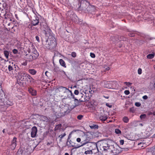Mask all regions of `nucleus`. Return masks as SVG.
<instances>
[{
    "instance_id": "18",
    "label": "nucleus",
    "mask_w": 155,
    "mask_h": 155,
    "mask_svg": "<svg viewBox=\"0 0 155 155\" xmlns=\"http://www.w3.org/2000/svg\"><path fill=\"white\" fill-rule=\"evenodd\" d=\"M108 144L107 143V142L106 141H103L100 143L99 147L100 149H103V147H104L106 146H108Z\"/></svg>"
},
{
    "instance_id": "64",
    "label": "nucleus",
    "mask_w": 155,
    "mask_h": 155,
    "mask_svg": "<svg viewBox=\"0 0 155 155\" xmlns=\"http://www.w3.org/2000/svg\"><path fill=\"white\" fill-rule=\"evenodd\" d=\"M64 155H69V154L68 153H65Z\"/></svg>"
},
{
    "instance_id": "55",
    "label": "nucleus",
    "mask_w": 155,
    "mask_h": 155,
    "mask_svg": "<svg viewBox=\"0 0 155 155\" xmlns=\"http://www.w3.org/2000/svg\"><path fill=\"white\" fill-rule=\"evenodd\" d=\"M143 98L144 99H147L148 98V97L147 95H145L143 96Z\"/></svg>"
},
{
    "instance_id": "6",
    "label": "nucleus",
    "mask_w": 155,
    "mask_h": 155,
    "mask_svg": "<svg viewBox=\"0 0 155 155\" xmlns=\"http://www.w3.org/2000/svg\"><path fill=\"white\" fill-rule=\"evenodd\" d=\"M112 148H113V149L111 150V151L113 153L112 155H117L120 152L121 150L120 149V147L117 146H111L110 149Z\"/></svg>"
},
{
    "instance_id": "48",
    "label": "nucleus",
    "mask_w": 155,
    "mask_h": 155,
    "mask_svg": "<svg viewBox=\"0 0 155 155\" xmlns=\"http://www.w3.org/2000/svg\"><path fill=\"white\" fill-rule=\"evenodd\" d=\"M35 39L38 42H40V41L39 40V38L38 36H35Z\"/></svg>"
},
{
    "instance_id": "40",
    "label": "nucleus",
    "mask_w": 155,
    "mask_h": 155,
    "mask_svg": "<svg viewBox=\"0 0 155 155\" xmlns=\"http://www.w3.org/2000/svg\"><path fill=\"white\" fill-rule=\"evenodd\" d=\"M71 137V136L70 135V134H69V135L68 136V140H67V142H69L70 144H71V140H69V139H70Z\"/></svg>"
},
{
    "instance_id": "13",
    "label": "nucleus",
    "mask_w": 155,
    "mask_h": 155,
    "mask_svg": "<svg viewBox=\"0 0 155 155\" xmlns=\"http://www.w3.org/2000/svg\"><path fill=\"white\" fill-rule=\"evenodd\" d=\"M39 23V18L37 16L35 17V18L33 19L31 21V23L34 26L38 25Z\"/></svg>"
},
{
    "instance_id": "54",
    "label": "nucleus",
    "mask_w": 155,
    "mask_h": 155,
    "mask_svg": "<svg viewBox=\"0 0 155 155\" xmlns=\"http://www.w3.org/2000/svg\"><path fill=\"white\" fill-rule=\"evenodd\" d=\"M77 141L78 142H80L81 141V139L80 138H78L77 139Z\"/></svg>"
},
{
    "instance_id": "14",
    "label": "nucleus",
    "mask_w": 155,
    "mask_h": 155,
    "mask_svg": "<svg viewBox=\"0 0 155 155\" xmlns=\"http://www.w3.org/2000/svg\"><path fill=\"white\" fill-rule=\"evenodd\" d=\"M40 120L43 121H45L46 122H48L49 121V119L46 116L43 115L40 116Z\"/></svg>"
},
{
    "instance_id": "59",
    "label": "nucleus",
    "mask_w": 155,
    "mask_h": 155,
    "mask_svg": "<svg viewBox=\"0 0 155 155\" xmlns=\"http://www.w3.org/2000/svg\"><path fill=\"white\" fill-rule=\"evenodd\" d=\"M27 51L28 53H30L31 52V48H28V49L27 50Z\"/></svg>"
},
{
    "instance_id": "62",
    "label": "nucleus",
    "mask_w": 155,
    "mask_h": 155,
    "mask_svg": "<svg viewBox=\"0 0 155 155\" xmlns=\"http://www.w3.org/2000/svg\"><path fill=\"white\" fill-rule=\"evenodd\" d=\"M94 155H99V153H95L93 154Z\"/></svg>"
},
{
    "instance_id": "7",
    "label": "nucleus",
    "mask_w": 155,
    "mask_h": 155,
    "mask_svg": "<svg viewBox=\"0 0 155 155\" xmlns=\"http://www.w3.org/2000/svg\"><path fill=\"white\" fill-rule=\"evenodd\" d=\"M31 49H32V51H33L32 52L31 54L32 56L34 59L35 60L38 57L39 54L35 49V46L33 44L31 45Z\"/></svg>"
},
{
    "instance_id": "44",
    "label": "nucleus",
    "mask_w": 155,
    "mask_h": 155,
    "mask_svg": "<svg viewBox=\"0 0 155 155\" xmlns=\"http://www.w3.org/2000/svg\"><path fill=\"white\" fill-rule=\"evenodd\" d=\"M142 69L140 68H139L138 70V73L139 74H140L142 73Z\"/></svg>"
},
{
    "instance_id": "37",
    "label": "nucleus",
    "mask_w": 155,
    "mask_h": 155,
    "mask_svg": "<svg viewBox=\"0 0 155 155\" xmlns=\"http://www.w3.org/2000/svg\"><path fill=\"white\" fill-rule=\"evenodd\" d=\"M32 11L33 13L35 14L36 16H37V14H38V13L37 12L36 10L35 9L32 8Z\"/></svg>"
},
{
    "instance_id": "1",
    "label": "nucleus",
    "mask_w": 155,
    "mask_h": 155,
    "mask_svg": "<svg viewBox=\"0 0 155 155\" xmlns=\"http://www.w3.org/2000/svg\"><path fill=\"white\" fill-rule=\"evenodd\" d=\"M3 93H0V111L1 112L6 111L8 107L13 104L12 101L5 98Z\"/></svg>"
},
{
    "instance_id": "3",
    "label": "nucleus",
    "mask_w": 155,
    "mask_h": 155,
    "mask_svg": "<svg viewBox=\"0 0 155 155\" xmlns=\"http://www.w3.org/2000/svg\"><path fill=\"white\" fill-rule=\"evenodd\" d=\"M48 35V37H50L46 41L44 46L47 48L51 49L54 48L57 44V42L54 37L51 35Z\"/></svg>"
},
{
    "instance_id": "17",
    "label": "nucleus",
    "mask_w": 155,
    "mask_h": 155,
    "mask_svg": "<svg viewBox=\"0 0 155 155\" xmlns=\"http://www.w3.org/2000/svg\"><path fill=\"white\" fill-rule=\"evenodd\" d=\"M27 60L28 61H32L34 59L32 56L31 54H27L26 55V57Z\"/></svg>"
},
{
    "instance_id": "31",
    "label": "nucleus",
    "mask_w": 155,
    "mask_h": 155,
    "mask_svg": "<svg viewBox=\"0 0 155 155\" xmlns=\"http://www.w3.org/2000/svg\"><path fill=\"white\" fill-rule=\"evenodd\" d=\"M88 141H87V140H85L84 141H82L81 142V146H82L84 145L85 144L87 143H88Z\"/></svg>"
},
{
    "instance_id": "47",
    "label": "nucleus",
    "mask_w": 155,
    "mask_h": 155,
    "mask_svg": "<svg viewBox=\"0 0 155 155\" xmlns=\"http://www.w3.org/2000/svg\"><path fill=\"white\" fill-rule=\"evenodd\" d=\"M128 34L129 36H130V37L134 36V35H135L134 33H131V32H130V33H129Z\"/></svg>"
},
{
    "instance_id": "56",
    "label": "nucleus",
    "mask_w": 155,
    "mask_h": 155,
    "mask_svg": "<svg viewBox=\"0 0 155 155\" xmlns=\"http://www.w3.org/2000/svg\"><path fill=\"white\" fill-rule=\"evenodd\" d=\"M14 24L15 25V26L17 27L18 24L17 23V21H14Z\"/></svg>"
},
{
    "instance_id": "30",
    "label": "nucleus",
    "mask_w": 155,
    "mask_h": 155,
    "mask_svg": "<svg viewBox=\"0 0 155 155\" xmlns=\"http://www.w3.org/2000/svg\"><path fill=\"white\" fill-rule=\"evenodd\" d=\"M154 57V54H148L147 55V58L148 59H151L153 58Z\"/></svg>"
},
{
    "instance_id": "9",
    "label": "nucleus",
    "mask_w": 155,
    "mask_h": 155,
    "mask_svg": "<svg viewBox=\"0 0 155 155\" xmlns=\"http://www.w3.org/2000/svg\"><path fill=\"white\" fill-rule=\"evenodd\" d=\"M37 128L36 127L34 126L31 129V137L32 138L35 137L37 134Z\"/></svg>"
},
{
    "instance_id": "5",
    "label": "nucleus",
    "mask_w": 155,
    "mask_h": 155,
    "mask_svg": "<svg viewBox=\"0 0 155 155\" xmlns=\"http://www.w3.org/2000/svg\"><path fill=\"white\" fill-rule=\"evenodd\" d=\"M57 90L59 91V94L61 95L64 93H67L69 94V89L67 88L66 87L61 86L57 88Z\"/></svg>"
},
{
    "instance_id": "12",
    "label": "nucleus",
    "mask_w": 155,
    "mask_h": 155,
    "mask_svg": "<svg viewBox=\"0 0 155 155\" xmlns=\"http://www.w3.org/2000/svg\"><path fill=\"white\" fill-rule=\"evenodd\" d=\"M29 93L32 96H36L37 95V91L32 87H29L28 88Z\"/></svg>"
},
{
    "instance_id": "32",
    "label": "nucleus",
    "mask_w": 155,
    "mask_h": 155,
    "mask_svg": "<svg viewBox=\"0 0 155 155\" xmlns=\"http://www.w3.org/2000/svg\"><path fill=\"white\" fill-rule=\"evenodd\" d=\"M91 151H92V154H94L95 153H99L98 149H94V150H91Z\"/></svg>"
},
{
    "instance_id": "45",
    "label": "nucleus",
    "mask_w": 155,
    "mask_h": 155,
    "mask_svg": "<svg viewBox=\"0 0 155 155\" xmlns=\"http://www.w3.org/2000/svg\"><path fill=\"white\" fill-rule=\"evenodd\" d=\"M124 94L127 95H128L130 94V91L129 90H125L124 91Z\"/></svg>"
},
{
    "instance_id": "29",
    "label": "nucleus",
    "mask_w": 155,
    "mask_h": 155,
    "mask_svg": "<svg viewBox=\"0 0 155 155\" xmlns=\"http://www.w3.org/2000/svg\"><path fill=\"white\" fill-rule=\"evenodd\" d=\"M89 127L91 129H98V125L95 124H92L91 125H89Z\"/></svg>"
},
{
    "instance_id": "25",
    "label": "nucleus",
    "mask_w": 155,
    "mask_h": 155,
    "mask_svg": "<svg viewBox=\"0 0 155 155\" xmlns=\"http://www.w3.org/2000/svg\"><path fill=\"white\" fill-rule=\"evenodd\" d=\"M62 127L61 124H59L56 125L54 128V130L56 131L60 130Z\"/></svg>"
},
{
    "instance_id": "63",
    "label": "nucleus",
    "mask_w": 155,
    "mask_h": 155,
    "mask_svg": "<svg viewBox=\"0 0 155 155\" xmlns=\"http://www.w3.org/2000/svg\"><path fill=\"white\" fill-rule=\"evenodd\" d=\"M48 72L47 71H46L45 72V75H46V76H47V73H48Z\"/></svg>"
},
{
    "instance_id": "35",
    "label": "nucleus",
    "mask_w": 155,
    "mask_h": 155,
    "mask_svg": "<svg viewBox=\"0 0 155 155\" xmlns=\"http://www.w3.org/2000/svg\"><path fill=\"white\" fill-rule=\"evenodd\" d=\"M66 135V134L65 133H64L63 134H61L59 136V137L60 138V140H61V139L64 137V136H65Z\"/></svg>"
},
{
    "instance_id": "20",
    "label": "nucleus",
    "mask_w": 155,
    "mask_h": 155,
    "mask_svg": "<svg viewBox=\"0 0 155 155\" xmlns=\"http://www.w3.org/2000/svg\"><path fill=\"white\" fill-rule=\"evenodd\" d=\"M111 81H108L106 82L104 84V86L105 87L110 88V84L111 83Z\"/></svg>"
},
{
    "instance_id": "16",
    "label": "nucleus",
    "mask_w": 155,
    "mask_h": 155,
    "mask_svg": "<svg viewBox=\"0 0 155 155\" xmlns=\"http://www.w3.org/2000/svg\"><path fill=\"white\" fill-rule=\"evenodd\" d=\"M15 68V64H13V63H12L8 65V69L9 71H12L13 70V68Z\"/></svg>"
},
{
    "instance_id": "33",
    "label": "nucleus",
    "mask_w": 155,
    "mask_h": 155,
    "mask_svg": "<svg viewBox=\"0 0 155 155\" xmlns=\"http://www.w3.org/2000/svg\"><path fill=\"white\" fill-rule=\"evenodd\" d=\"M115 132L116 134H121V131L118 129H115Z\"/></svg>"
},
{
    "instance_id": "42",
    "label": "nucleus",
    "mask_w": 155,
    "mask_h": 155,
    "mask_svg": "<svg viewBox=\"0 0 155 155\" xmlns=\"http://www.w3.org/2000/svg\"><path fill=\"white\" fill-rule=\"evenodd\" d=\"M12 52L14 54H16L18 53V51L17 49H14L13 50Z\"/></svg>"
},
{
    "instance_id": "11",
    "label": "nucleus",
    "mask_w": 155,
    "mask_h": 155,
    "mask_svg": "<svg viewBox=\"0 0 155 155\" xmlns=\"http://www.w3.org/2000/svg\"><path fill=\"white\" fill-rule=\"evenodd\" d=\"M17 138L14 137L12 141L11 148L12 150H14L16 146Z\"/></svg>"
},
{
    "instance_id": "23",
    "label": "nucleus",
    "mask_w": 155,
    "mask_h": 155,
    "mask_svg": "<svg viewBox=\"0 0 155 155\" xmlns=\"http://www.w3.org/2000/svg\"><path fill=\"white\" fill-rule=\"evenodd\" d=\"M107 118V117L106 115H104L103 116H101L100 117V119L102 121H105Z\"/></svg>"
},
{
    "instance_id": "36",
    "label": "nucleus",
    "mask_w": 155,
    "mask_h": 155,
    "mask_svg": "<svg viewBox=\"0 0 155 155\" xmlns=\"http://www.w3.org/2000/svg\"><path fill=\"white\" fill-rule=\"evenodd\" d=\"M146 117V115L145 114H142L140 116V117L141 119H145Z\"/></svg>"
},
{
    "instance_id": "53",
    "label": "nucleus",
    "mask_w": 155,
    "mask_h": 155,
    "mask_svg": "<svg viewBox=\"0 0 155 155\" xmlns=\"http://www.w3.org/2000/svg\"><path fill=\"white\" fill-rule=\"evenodd\" d=\"M120 144L121 145H123L124 143V141L123 140H121L120 141Z\"/></svg>"
},
{
    "instance_id": "10",
    "label": "nucleus",
    "mask_w": 155,
    "mask_h": 155,
    "mask_svg": "<svg viewBox=\"0 0 155 155\" xmlns=\"http://www.w3.org/2000/svg\"><path fill=\"white\" fill-rule=\"evenodd\" d=\"M25 78V81H26L31 84L34 83L35 82V80L29 74Z\"/></svg>"
},
{
    "instance_id": "15",
    "label": "nucleus",
    "mask_w": 155,
    "mask_h": 155,
    "mask_svg": "<svg viewBox=\"0 0 155 155\" xmlns=\"http://www.w3.org/2000/svg\"><path fill=\"white\" fill-rule=\"evenodd\" d=\"M90 147L91 149H92L91 150L98 149L97 143L94 142L91 143L90 145Z\"/></svg>"
},
{
    "instance_id": "43",
    "label": "nucleus",
    "mask_w": 155,
    "mask_h": 155,
    "mask_svg": "<svg viewBox=\"0 0 155 155\" xmlns=\"http://www.w3.org/2000/svg\"><path fill=\"white\" fill-rule=\"evenodd\" d=\"M90 55L92 58H94L95 57V54L93 53H91L90 54Z\"/></svg>"
},
{
    "instance_id": "61",
    "label": "nucleus",
    "mask_w": 155,
    "mask_h": 155,
    "mask_svg": "<svg viewBox=\"0 0 155 155\" xmlns=\"http://www.w3.org/2000/svg\"><path fill=\"white\" fill-rule=\"evenodd\" d=\"M15 17L16 19H17L18 20V17L17 15V14L15 15Z\"/></svg>"
},
{
    "instance_id": "49",
    "label": "nucleus",
    "mask_w": 155,
    "mask_h": 155,
    "mask_svg": "<svg viewBox=\"0 0 155 155\" xmlns=\"http://www.w3.org/2000/svg\"><path fill=\"white\" fill-rule=\"evenodd\" d=\"M135 105L136 106L138 107H140V106L141 104L139 102H136L135 103Z\"/></svg>"
},
{
    "instance_id": "19",
    "label": "nucleus",
    "mask_w": 155,
    "mask_h": 155,
    "mask_svg": "<svg viewBox=\"0 0 155 155\" xmlns=\"http://www.w3.org/2000/svg\"><path fill=\"white\" fill-rule=\"evenodd\" d=\"M12 16V14L9 12H6L5 13L4 15V16L5 18H11Z\"/></svg>"
},
{
    "instance_id": "4",
    "label": "nucleus",
    "mask_w": 155,
    "mask_h": 155,
    "mask_svg": "<svg viewBox=\"0 0 155 155\" xmlns=\"http://www.w3.org/2000/svg\"><path fill=\"white\" fill-rule=\"evenodd\" d=\"M40 26L41 28H43L44 30V33L45 34L46 37H48L51 34V30L49 27L47 25L45 21L44 20L42 22H40Z\"/></svg>"
},
{
    "instance_id": "58",
    "label": "nucleus",
    "mask_w": 155,
    "mask_h": 155,
    "mask_svg": "<svg viewBox=\"0 0 155 155\" xmlns=\"http://www.w3.org/2000/svg\"><path fill=\"white\" fill-rule=\"evenodd\" d=\"M22 64V65L24 66H26L27 65V63L26 62H23Z\"/></svg>"
},
{
    "instance_id": "24",
    "label": "nucleus",
    "mask_w": 155,
    "mask_h": 155,
    "mask_svg": "<svg viewBox=\"0 0 155 155\" xmlns=\"http://www.w3.org/2000/svg\"><path fill=\"white\" fill-rule=\"evenodd\" d=\"M110 147V146L109 145H108V146H106L104 147H103L102 149H100V150H101L102 151H106L108 149H109V147Z\"/></svg>"
},
{
    "instance_id": "38",
    "label": "nucleus",
    "mask_w": 155,
    "mask_h": 155,
    "mask_svg": "<svg viewBox=\"0 0 155 155\" xmlns=\"http://www.w3.org/2000/svg\"><path fill=\"white\" fill-rule=\"evenodd\" d=\"M83 117V116L82 115H79L77 116V119L79 120H81Z\"/></svg>"
},
{
    "instance_id": "27",
    "label": "nucleus",
    "mask_w": 155,
    "mask_h": 155,
    "mask_svg": "<svg viewBox=\"0 0 155 155\" xmlns=\"http://www.w3.org/2000/svg\"><path fill=\"white\" fill-rule=\"evenodd\" d=\"M28 75V74L26 73L25 72H24L20 73V74H19L20 76H21V78H22V77H25V78H26L27 76V75Z\"/></svg>"
},
{
    "instance_id": "41",
    "label": "nucleus",
    "mask_w": 155,
    "mask_h": 155,
    "mask_svg": "<svg viewBox=\"0 0 155 155\" xmlns=\"http://www.w3.org/2000/svg\"><path fill=\"white\" fill-rule=\"evenodd\" d=\"M130 112H132V113H134V111H135V110L134 109V108L133 107L130 108Z\"/></svg>"
},
{
    "instance_id": "51",
    "label": "nucleus",
    "mask_w": 155,
    "mask_h": 155,
    "mask_svg": "<svg viewBox=\"0 0 155 155\" xmlns=\"http://www.w3.org/2000/svg\"><path fill=\"white\" fill-rule=\"evenodd\" d=\"M106 105L107 107H108L110 108H111L112 107V105L108 103H107Z\"/></svg>"
},
{
    "instance_id": "2",
    "label": "nucleus",
    "mask_w": 155,
    "mask_h": 155,
    "mask_svg": "<svg viewBox=\"0 0 155 155\" xmlns=\"http://www.w3.org/2000/svg\"><path fill=\"white\" fill-rule=\"evenodd\" d=\"M79 95H81V98L79 100L77 99H74V100L71 101V102L68 105V109L66 111H64V112L66 114L69 112L72 109L76 107L80 104V102H86L88 101L87 99L85 98V96L82 94L81 92H80Z\"/></svg>"
},
{
    "instance_id": "60",
    "label": "nucleus",
    "mask_w": 155,
    "mask_h": 155,
    "mask_svg": "<svg viewBox=\"0 0 155 155\" xmlns=\"http://www.w3.org/2000/svg\"><path fill=\"white\" fill-rule=\"evenodd\" d=\"M115 38V37L113 36V37H111L110 39L111 40H113V41H114L113 40V39H114Z\"/></svg>"
},
{
    "instance_id": "57",
    "label": "nucleus",
    "mask_w": 155,
    "mask_h": 155,
    "mask_svg": "<svg viewBox=\"0 0 155 155\" xmlns=\"http://www.w3.org/2000/svg\"><path fill=\"white\" fill-rule=\"evenodd\" d=\"M153 39H155V38H153V37H150V38H148V39L149 40H153Z\"/></svg>"
},
{
    "instance_id": "50",
    "label": "nucleus",
    "mask_w": 155,
    "mask_h": 155,
    "mask_svg": "<svg viewBox=\"0 0 155 155\" xmlns=\"http://www.w3.org/2000/svg\"><path fill=\"white\" fill-rule=\"evenodd\" d=\"M120 38H121L120 40H123V41H126V39H127L126 38L124 37L123 36L121 37H120Z\"/></svg>"
},
{
    "instance_id": "34",
    "label": "nucleus",
    "mask_w": 155,
    "mask_h": 155,
    "mask_svg": "<svg viewBox=\"0 0 155 155\" xmlns=\"http://www.w3.org/2000/svg\"><path fill=\"white\" fill-rule=\"evenodd\" d=\"M92 151L91 150H87L85 151L84 153L86 154H91L92 153Z\"/></svg>"
},
{
    "instance_id": "52",
    "label": "nucleus",
    "mask_w": 155,
    "mask_h": 155,
    "mask_svg": "<svg viewBox=\"0 0 155 155\" xmlns=\"http://www.w3.org/2000/svg\"><path fill=\"white\" fill-rule=\"evenodd\" d=\"M124 84H126L127 85L129 86V85H131V83L130 82H125L124 83Z\"/></svg>"
},
{
    "instance_id": "21",
    "label": "nucleus",
    "mask_w": 155,
    "mask_h": 155,
    "mask_svg": "<svg viewBox=\"0 0 155 155\" xmlns=\"http://www.w3.org/2000/svg\"><path fill=\"white\" fill-rule=\"evenodd\" d=\"M28 72L32 75H35L37 73V71L34 69H29L28 70Z\"/></svg>"
},
{
    "instance_id": "46",
    "label": "nucleus",
    "mask_w": 155,
    "mask_h": 155,
    "mask_svg": "<svg viewBox=\"0 0 155 155\" xmlns=\"http://www.w3.org/2000/svg\"><path fill=\"white\" fill-rule=\"evenodd\" d=\"M74 94L76 95H77L79 94V92L78 90H76L74 92Z\"/></svg>"
},
{
    "instance_id": "8",
    "label": "nucleus",
    "mask_w": 155,
    "mask_h": 155,
    "mask_svg": "<svg viewBox=\"0 0 155 155\" xmlns=\"http://www.w3.org/2000/svg\"><path fill=\"white\" fill-rule=\"evenodd\" d=\"M69 94L67 93H64L63 95H61V97H64V99H66L67 98L71 99L73 98H74V95H73L72 92L71 91L69 90Z\"/></svg>"
},
{
    "instance_id": "26",
    "label": "nucleus",
    "mask_w": 155,
    "mask_h": 155,
    "mask_svg": "<svg viewBox=\"0 0 155 155\" xmlns=\"http://www.w3.org/2000/svg\"><path fill=\"white\" fill-rule=\"evenodd\" d=\"M6 58L8 59V58L9 53L8 51L5 50L3 52Z\"/></svg>"
},
{
    "instance_id": "28",
    "label": "nucleus",
    "mask_w": 155,
    "mask_h": 155,
    "mask_svg": "<svg viewBox=\"0 0 155 155\" xmlns=\"http://www.w3.org/2000/svg\"><path fill=\"white\" fill-rule=\"evenodd\" d=\"M122 120L123 122H124V123H127L129 121V119H128V117H127L125 116L124 117L123 119Z\"/></svg>"
},
{
    "instance_id": "22",
    "label": "nucleus",
    "mask_w": 155,
    "mask_h": 155,
    "mask_svg": "<svg viewBox=\"0 0 155 155\" xmlns=\"http://www.w3.org/2000/svg\"><path fill=\"white\" fill-rule=\"evenodd\" d=\"M60 64L64 68H66V66L64 61L62 59H60L59 61Z\"/></svg>"
},
{
    "instance_id": "39",
    "label": "nucleus",
    "mask_w": 155,
    "mask_h": 155,
    "mask_svg": "<svg viewBox=\"0 0 155 155\" xmlns=\"http://www.w3.org/2000/svg\"><path fill=\"white\" fill-rule=\"evenodd\" d=\"M71 56L74 58H75L76 56V53L74 52L71 53Z\"/></svg>"
}]
</instances>
